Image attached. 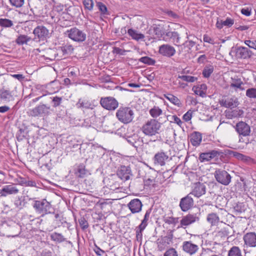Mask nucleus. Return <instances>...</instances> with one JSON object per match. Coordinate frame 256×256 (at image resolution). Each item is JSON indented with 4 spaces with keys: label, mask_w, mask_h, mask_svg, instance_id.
Listing matches in <instances>:
<instances>
[{
    "label": "nucleus",
    "mask_w": 256,
    "mask_h": 256,
    "mask_svg": "<svg viewBox=\"0 0 256 256\" xmlns=\"http://www.w3.org/2000/svg\"><path fill=\"white\" fill-rule=\"evenodd\" d=\"M126 50H124L121 49L118 47L113 48L112 53L120 55H124Z\"/></svg>",
    "instance_id": "nucleus-60"
},
{
    "label": "nucleus",
    "mask_w": 256,
    "mask_h": 256,
    "mask_svg": "<svg viewBox=\"0 0 256 256\" xmlns=\"http://www.w3.org/2000/svg\"><path fill=\"white\" fill-rule=\"evenodd\" d=\"M220 104L225 108H232L238 106L240 102L238 100V98L233 96L232 97H228L226 98H222L220 101Z\"/></svg>",
    "instance_id": "nucleus-20"
},
{
    "label": "nucleus",
    "mask_w": 256,
    "mask_h": 256,
    "mask_svg": "<svg viewBox=\"0 0 256 256\" xmlns=\"http://www.w3.org/2000/svg\"><path fill=\"white\" fill-rule=\"evenodd\" d=\"M28 132L22 128L19 130L16 134V138L18 141L20 142L26 138Z\"/></svg>",
    "instance_id": "nucleus-48"
},
{
    "label": "nucleus",
    "mask_w": 256,
    "mask_h": 256,
    "mask_svg": "<svg viewBox=\"0 0 256 256\" xmlns=\"http://www.w3.org/2000/svg\"><path fill=\"white\" fill-rule=\"evenodd\" d=\"M11 5L16 8H21L24 4V0H9Z\"/></svg>",
    "instance_id": "nucleus-56"
},
{
    "label": "nucleus",
    "mask_w": 256,
    "mask_h": 256,
    "mask_svg": "<svg viewBox=\"0 0 256 256\" xmlns=\"http://www.w3.org/2000/svg\"><path fill=\"white\" fill-rule=\"evenodd\" d=\"M32 206L36 212L40 214L41 217H44L48 214H54L52 212L54 208L52 204L45 198L34 200Z\"/></svg>",
    "instance_id": "nucleus-2"
},
{
    "label": "nucleus",
    "mask_w": 256,
    "mask_h": 256,
    "mask_svg": "<svg viewBox=\"0 0 256 256\" xmlns=\"http://www.w3.org/2000/svg\"><path fill=\"white\" fill-rule=\"evenodd\" d=\"M206 186L204 184L198 182L196 184L194 190L190 194L192 196L194 195L197 198H199L205 194L206 192Z\"/></svg>",
    "instance_id": "nucleus-26"
},
{
    "label": "nucleus",
    "mask_w": 256,
    "mask_h": 256,
    "mask_svg": "<svg viewBox=\"0 0 256 256\" xmlns=\"http://www.w3.org/2000/svg\"><path fill=\"white\" fill-rule=\"evenodd\" d=\"M97 6L98 7L100 10L102 14H106V12H107V8L103 3H102V2H98L97 3Z\"/></svg>",
    "instance_id": "nucleus-62"
},
{
    "label": "nucleus",
    "mask_w": 256,
    "mask_h": 256,
    "mask_svg": "<svg viewBox=\"0 0 256 256\" xmlns=\"http://www.w3.org/2000/svg\"><path fill=\"white\" fill-rule=\"evenodd\" d=\"M13 26L12 20L7 18H0V26L4 28H10Z\"/></svg>",
    "instance_id": "nucleus-50"
},
{
    "label": "nucleus",
    "mask_w": 256,
    "mask_h": 256,
    "mask_svg": "<svg viewBox=\"0 0 256 256\" xmlns=\"http://www.w3.org/2000/svg\"><path fill=\"white\" fill-rule=\"evenodd\" d=\"M167 120L165 116H160L158 120L155 118L148 120L142 127V131L146 135L152 136L158 134L160 132L161 125Z\"/></svg>",
    "instance_id": "nucleus-1"
},
{
    "label": "nucleus",
    "mask_w": 256,
    "mask_h": 256,
    "mask_svg": "<svg viewBox=\"0 0 256 256\" xmlns=\"http://www.w3.org/2000/svg\"><path fill=\"white\" fill-rule=\"evenodd\" d=\"M33 34L34 36V38L33 39L34 40L38 39L39 40L44 41L50 37L49 30L43 26H37L34 30Z\"/></svg>",
    "instance_id": "nucleus-10"
},
{
    "label": "nucleus",
    "mask_w": 256,
    "mask_h": 256,
    "mask_svg": "<svg viewBox=\"0 0 256 256\" xmlns=\"http://www.w3.org/2000/svg\"><path fill=\"white\" fill-rule=\"evenodd\" d=\"M214 70V68L210 64L206 66L202 70V74L203 76L205 78H209L213 72Z\"/></svg>",
    "instance_id": "nucleus-42"
},
{
    "label": "nucleus",
    "mask_w": 256,
    "mask_h": 256,
    "mask_svg": "<svg viewBox=\"0 0 256 256\" xmlns=\"http://www.w3.org/2000/svg\"><path fill=\"white\" fill-rule=\"evenodd\" d=\"M246 96L250 100L256 99V88H250L246 90Z\"/></svg>",
    "instance_id": "nucleus-45"
},
{
    "label": "nucleus",
    "mask_w": 256,
    "mask_h": 256,
    "mask_svg": "<svg viewBox=\"0 0 256 256\" xmlns=\"http://www.w3.org/2000/svg\"><path fill=\"white\" fill-rule=\"evenodd\" d=\"M87 170L85 168V166L82 164H80L76 168L75 174L78 178H84L87 174Z\"/></svg>",
    "instance_id": "nucleus-37"
},
{
    "label": "nucleus",
    "mask_w": 256,
    "mask_h": 256,
    "mask_svg": "<svg viewBox=\"0 0 256 256\" xmlns=\"http://www.w3.org/2000/svg\"><path fill=\"white\" fill-rule=\"evenodd\" d=\"M82 3L85 8L91 10L94 6V2L92 0H83Z\"/></svg>",
    "instance_id": "nucleus-54"
},
{
    "label": "nucleus",
    "mask_w": 256,
    "mask_h": 256,
    "mask_svg": "<svg viewBox=\"0 0 256 256\" xmlns=\"http://www.w3.org/2000/svg\"><path fill=\"white\" fill-rule=\"evenodd\" d=\"M14 204L18 208L22 209L24 206V202L21 200L20 198H18V200H15Z\"/></svg>",
    "instance_id": "nucleus-64"
},
{
    "label": "nucleus",
    "mask_w": 256,
    "mask_h": 256,
    "mask_svg": "<svg viewBox=\"0 0 256 256\" xmlns=\"http://www.w3.org/2000/svg\"><path fill=\"white\" fill-rule=\"evenodd\" d=\"M214 176L216 180L224 186H228L231 182V176L224 170L216 169Z\"/></svg>",
    "instance_id": "nucleus-7"
},
{
    "label": "nucleus",
    "mask_w": 256,
    "mask_h": 256,
    "mask_svg": "<svg viewBox=\"0 0 256 256\" xmlns=\"http://www.w3.org/2000/svg\"><path fill=\"white\" fill-rule=\"evenodd\" d=\"M164 96L174 104L178 106H181L182 103L176 96L170 94H164Z\"/></svg>",
    "instance_id": "nucleus-38"
},
{
    "label": "nucleus",
    "mask_w": 256,
    "mask_h": 256,
    "mask_svg": "<svg viewBox=\"0 0 256 256\" xmlns=\"http://www.w3.org/2000/svg\"><path fill=\"white\" fill-rule=\"evenodd\" d=\"M117 175L119 178L124 181L130 179V169L128 166H121L117 171Z\"/></svg>",
    "instance_id": "nucleus-23"
},
{
    "label": "nucleus",
    "mask_w": 256,
    "mask_h": 256,
    "mask_svg": "<svg viewBox=\"0 0 256 256\" xmlns=\"http://www.w3.org/2000/svg\"><path fill=\"white\" fill-rule=\"evenodd\" d=\"M232 52H234L235 56L238 59H248L253 54L248 48L242 46L232 47Z\"/></svg>",
    "instance_id": "nucleus-11"
},
{
    "label": "nucleus",
    "mask_w": 256,
    "mask_h": 256,
    "mask_svg": "<svg viewBox=\"0 0 256 256\" xmlns=\"http://www.w3.org/2000/svg\"><path fill=\"white\" fill-rule=\"evenodd\" d=\"M132 214L140 212L142 210L143 204L138 198L132 200L127 204Z\"/></svg>",
    "instance_id": "nucleus-19"
},
{
    "label": "nucleus",
    "mask_w": 256,
    "mask_h": 256,
    "mask_svg": "<svg viewBox=\"0 0 256 256\" xmlns=\"http://www.w3.org/2000/svg\"><path fill=\"white\" fill-rule=\"evenodd\" d=\"M146 228L145 227L139 225L136 228V240L138 242H140L142 240V232Z\"/></svg>",
    "instance_id": "nucleus-49"
},
{
    "label": "nucleus",
    "mask_w": 256,
    "mask_h": 256,
    "mask_svg": "<svg viewBox=\"0 0 256 256\" xmlns=\"http://www.w3.org/2000/svg\"><path fill=\"white\" fill-rule=\"evenodd\" d=\"M15 96L13 91L4 88L0 89V100L5 103L9 102L14 100Z\"/></svg>",
    "instance_id": "nucleus-22"
},
{
    "label": "nucleus",
    "mask_w": 256,
    "mask_h": 256,
    "mask_svg": "<svg viewBox=\"0 0 256 256\" xmlns=\"http://www.w3.org/2000/svg\"><path fill=\"white\" fill-rule=\"evenodd\" d=\"M64 34L73 41L78 43L83 42L86 38V32L76 27L68 30L64 32Z\"/></svg>",
    "instance_id": "nucleus-6"
},
{
    "label": "nucleus",
    "mask_w": 256,
    "mask_h": 256,
    "mask_svg": "<svg viewBox=\"0 0 256 256\" xmlns=\"http://www.w3.org/2000/svg\"><path fill=\"white\" fill-rule=\"evenodd\" d=\"M76 106L79 108L92 110L94 107V105L90 100L80 98L76 104Z\"/></svg>",
    "instance_id": "nucleus-30"
},
{
    "label": "nucleus",
    "mask_w": 256,
    "mask_h": 256,
    "mask_svg": "<svg viewBox=\"0 0 256 256\" xmlns=\"http://www.w3.org/2000/svg\"><path fill=\"white\" fill-rule=\"evenodd\" d=\"M164 256H178V254L176 249L171 248L166 250Z\"/></svg>",
    "instance_id": "nucleus-58"
},
{
    "label": "nucleus",
    "mask_w": 256,
    "mask_h": 256,
    "mask_svg": "<svg viewBox=\"0 0 256 256\" xmlns=\"http://www.w3.org/2000/svg\"><path fill=\"white\" fill-rule=\"evenodd\" d=\"M168 38L172 39L174 44L177 45V44L180 43V37L178 32L170 31L166 32L165 36L164 37V40L166 41Z\"/></svg>",
    "instance_id": "nucleus-27"
},
{
    "label": "nucleus",
    "mask_w": 256,
    "mask_h": 256,
    "mask_svg": "<svg viewBox=\"0 0 256 256\" xmlns=\"http://www.w3.org/2000/svg\"><path fill=\"white\" fill-rule=\"evenodd\" d=\"M124 138L128 142L136 149L142 146L144 144L143 138L136 134L126 136Z\"/></svg>",
    "instance_id": "nucleus-14"
},
{
    "label": "nucleus",
    "mask_w": 256,
    "mask_h": 256,
    "mask_svg": "<svg viewBox=\"0 0 256 256\" xmlns=\"http://www.w3.org/2000/svg\"><path fill=\"white\" fill-rule=\"evenodd\" d=\"M138 61L148 66H154L156 62V60L154 59L146 56L142 57L139 59Z\"/></svg>",
    "instance_id": "nucleus-46"
},
{
    "label": "nucleus",
    "mask_w": 256,
    "mask_h": 256,
    "mask_svg": "<svg viewBox=\"0 0 256 256\" xmlns=\"http://www.w3.org/2000/svg\"><path fill=\"white\" fill-rule=\"evenodd\" d=\"M100 102L102 108L108 110H115L118 106L117 100L112 96L102 97Z\"/></svg>",
    "instance_id": "nucleus-9"
},
{
    "label": "nucleus",
    "mask_w": 256,
    "mask_h": 256,
    "mask_svg": "<svg viewBox=\"0 0 256 256\" xmlns=\"http://www.w3.org/2000/svg\"><path fill=\"white\" fill-rule=\"evenodd\" d=\"M152 211V208H148L144 215V218L142 220L140 226L146 228L148 224V221L150 218V214Z\"/></svg>",
    "instance_id": "nucleus-40"
},
{
    "label": "nucleus",
    "mask_w": 256,
    "mask_h": 256,
    "mask_svg": "<svg viewBox=\"0 0 256 256\" xmlns=\"http://www.w3.org/2000/svg\"><path fill=\"white\" fill-rule=\"evenodd\" d=\"M244 244L250 246H256V234L254 232L246 233L244 236Z\"/></svg>",
    "instance_id": "nucleus-24"
},
{
    "label": "nucleus",
    "mask_w": 256,
    "mask_h": 256,
    "mask_svg": "<svg viewBox=\"0 0 256 256\" xmlns=\"http://www.w3.org/2000/svg\"><path fill=\"white\" fill-rule=\"evenodd\" d=\"M224 153L221 150H212L208 152L201 153L199 160L202 162H208L212 159L216 160L218 158L223 157Z\"/></svg>",
    "instance_id": "nucleus-8"
},
{
    "label": "nucleus",
    "mask_w": 256,
    "mask_h": 256,
    "mask_svg": "<svg viewBox=\"0 0 256 256\" xmlns=\"http://www.w3.org/2000/svg\"><path fill=\"white\" fill-rule=\"evenodd\" d=\"M159 53L163 56L170 58L176 54V50L172 46L164 44L159 47Z\"/></svg>",
    "instance_id": "nucleus-21"
},
{
    "label": "nucleus",
    "mask_w": 256,
    "mask_h": 256,
    "mask_svg": "<svg viewBox=\"0 0 256 256\" xmlns=\"http://www.w3.org/2000/svg\"><path fill=\"white\" fill-rule=\"evenodd\" d=\"M63 54H71L74 51V48L71 44H64L60 47Z\"/></svg>",
    "instance_id": "nucleus-44"
},
{
    "label": "nucleus",
    "mask_w": 256,
    "mask_h": 256,
    "mask_svg": "<svg viewBox=\"0 0 256 256\" xmlns=\"http://www.w3.org/2000/svg\"><path fill=\"white\" fill-rule=\"evenodd\" d=\"M0 228L1 231L3 232L4 235L8 237L16 236L20 234L19 226L12 222H4L0 226Z\"/></svg>",
    "instance_id": "nucleus-5"
},
{
    "label": "nucleus",
    "mask_w": 256,
    "mask_h": 256,
    "mask_svg": "<svg viewBox=\"0 0 256 256\" xmlns=\"http://www.w3.org/2000/svg\"><path fill=\"white\" fill-rule=\"evenodd\" d=\"M50 107L44 104H40L33 108L30 109L28 114L32 117H46L51 114Z\"/></svg>",
    "instance_id": "nucleus-4"
},
{
    "label": "nucleus",
    "mask_w": 256,
    "mask_h": 256,
    "mask_svg": "<svg viewBox=\"0 0 256 256\" xmlns=\"http://www.w3.org/2000/svg\"><path fill=\"white\" fill-rule=\"evenodd\" d=\"M52 99L51 103L53 108H56L60 106L62 102V97L54 96L50 98Z\"/></svg>",
    "instance_id": "nucleus-47"
},
{
    "label": "nucleus",
    "mask_w": 256,
    "mask_h": 256,
    "mask_svg": "<svg viewBox=\"0 0 256 256\" xmlns=\"http://www.w3.org/2000/svg\"><path fill=\"white\" fill-rule=\"evenodd\" d=\"M236 212L238 214L242 213L245 211L244 204L242 202H238L234 207Z\"/></svg>",
    "instance_id": "nucleus-52"
},
{
    "label": "nucleus",
    "mask_w": 256,
    "mask_h": 256,
    "mask_svg": "<svg viewBox=\"0 0 256 256\" xmlns=\"http://www.w3.org/2000/svg\"><path fill=\"white\" fill-rule=\"evenodd\" d=\"M192 118V112L190 110L188 111L184 116H183V119L186 122H188L191 120Z\"/></svg>",
    "instance_id": "nucleus-63"
},
{
    "label": "nucleus",
    "mask_w": 256,
    "mask_h": 256,
    "mask_svg": "<svg viewBox=\"0 0 256 256\" xmlns=\"http://www.w3.org/2000/svg\"><path fill=\"white\" fill-rule=\"evenodd\" d=\"M50 238L52 240L58 243H60L66 240V238H64L62 234L56 232L51 234Z\"/></svg>",
    "instance_id": "nucleus-39"
},
{
    "label": "nucleus",
    "mask_w": 256,
    "mask_h": 256,
    "mask_svg": "<svg viewBox=\"0 0 256 256\" xmlns=\"http://www.w3.org/2000/svg\"><path fill=\"white\" fill-rule=\"evenodd\" d=\"M32 40V38L26 35L20 34L16 40V42L20 46L28 44V42Z\"/></svg>",
    "instance_id": "nucleus-36"
},
{
    "label": "nucleus",
    "mask_w": 256,
    "mask_h": 256,
    "mask_svg": "<svg viewBox=\"0 0 256 256\" xmlns=\"http://www.w3.org/2000/svg\"><path fill=\"white\" fill-rule=\"evenodd\" d=\"M196 44V42L192 40L186 41L182 45H178V46H184V48H186V51L188 52Z\"/></svg>",
    "instance_id": "nucleus-51"
},
{
    "label": "nucleus",
    "mask_w": 256,
    "mask_h": 256,
    "mask_svg": "<svg viewBox=\"0 0 256 256\" xmlns=\"http://www.w3.org/2000/svg\"><path fill=\"white\" fill-rule=\"evenodd\" d=\"M206 220L212 226H216L220 222V218L216 213L212 212L208 214Z\"/></svg>",
    "instance_id": "nucleus-35"
},
{
    "label": "nucleus",
    "mask_w": 256,
    "mask_h": 256,
    "mask_svg": "<svg viewBox=\"0 0 256 256\" xmlns=\"http://www.w3.org/2000/svg\"><path fill=\"white\" fill-rule=\"evenodd\" d=\"M78 222L82 230H85L88 228V222L84 218H81L79 219Z\"/></svg>",
    "instance_id": "nucleus-55"
},
{
    "label": "nucleus",
    "mask_w": 256,
    "mask_h": 256,
    "mask_svg": "<svg viewBox=\"0 0 256 256\" xmlns=\"http://www.w3.org/2000/svg\"><path fill=\"white\" fill-rule=\"evenodd\" d=\"M56 224L58 227L62 226L63 227L66 228L68 230H70L72 224L66 220V218L62 216H60L58 214H56L54 215Z\"/></svg>",
    "instance_id": "nucleus-33"
},
{
    "label": "nucleus",
    "mask_w": 256,
    "mask_h": 256,
    "mask_svg": "<svg viewBox=\"0 0 256 256\" xmlns=\"http://www.w3.org/2000/svg\"><path fill=\"white\" fill-rule=\"evenodd\" d=\"M222 24L224 26L231 27L234 24V20L230 18H227L226 20L223 21Z\"/></svg>",
    "instance_id": "nucleus-61"
},
{
    "label": "nucleus",
    "mask_w": 256,
    "mask_h": 256,
    "mask_svg": "<svg viewBox=\"0 0 256 256\" xmlns=\"http://www.w3.org/2000/svg\"><path fill=\"white\" fill-rule=\"evenodd\" d=\"M244 110L240 109L226 111V118L229 119L242 117L244 116Z\"/></svg>",
    "instance_id": "nucleus-31"
},
{
    "label": "nucleus",
    "mask_w": 256,
    "mask_h": 256,
    "mask_svg": "<svg viewBox=\"0 0 256 256\" xmlns=\"http://www.w3.org/2000/svg\"><path fill=\"white\" fill-rule=\"evenodd\" d=\"M134 112L129 107L120 106L116 112V116L119 121L124 124L130 123L134 118Z\"/></svg>",
    "instance_id": "nucleus-3"
},
{
    "label": "nucleus",
    "mask_w": 256,
    "mask_h": 256,
    "mask_svg": "<svg viewBox=\"0 0 256 256\" xmlns=\"http://www.w3.org/2000/svg\"><path fill=\"white\" fill-rule=\"evenodd\" d=\"M228 256H242L241 250L236 246H233L228 252Z\"/></svg>",
    "instance_id": "nucleus-43"
},
{
    "label": "nucleus",
    "mask_w": 256,
    "mask_h": 256,
    "mask_svg": "<svg viewBox=\"0 0 256 256\" xmlns=\"http://www.w3.org/2000/svg\"><path fill=\"white\" fill-rule=\"evenodd\" d=\"M194 205V200L190 194L180 199L179 206L181 210L186 212L191 208Z\"/></svg>",
    "instance_id": "nucleus-15"
},
{
    "label": "nucleus",
    "mask_w": 256,
    "mask_h": 256,
    "mask_svg": "<svg viewBox=\"0 0 256 256\" xmlns=\"http://www.w3.org/2000/svg\"><path fill=\"white\" fill-rule=\"evenodd\" d=\"M244 44L247 45L249 48H254L256 50V40H246Z\"/></svg>",
    "instance_id": "nucleus-59"
},
{
    "label": "nucleus",
    "mask_w": 256,
    "mask_h": 256,
    "mask_svg": "<svg viewBox=\"0 0 256 256\" xmlns=\"http://www.w3.org/2000/svg\"><path fill=\"white\" fill-rule=\"evenodd\" d=\"M152 30L158 38H161L166 32L164 31V25L162 24H153Z\"/></svg>",
    "instance_id": "nucleus-28"
},
{
    "label": "nucleus",
    "mask_w": 256,
    "mask_h": 256,
    "mask_svg": "<svg viewBox=\"0 0 256 256\" xmlns=\"http://www.w3.org/2000/svg\"><path fill=\"white\" fill-rule=\"evenodd\" d=\"M200 215V213L188 214L186 216H183L180 221V226L182 227L188 226L192 223L199 221Z\"/></svg>",
    "instance_id": "nucleus-17"
},
{
    "label": "nucleus",
    "mask_w": 256,
    "mask_h": 256,
    "mask_svg": "<svg viewBox=\"0 0 256 256\" xmlns=\"http://www.w3.org/2000/svg\"><path fill=\"white\" fill-rule=\"evenodd\" d=\"M173 237V231L170 230L166 236L158 239L157 240L158 250L162 251L169 247L170 244L172 242Z\"/></svg>",
    "instance_id": "nucleus-12"
},
{
    "label": "nucleus",
    "mask_w": 256,
    "mask_h": 256,
    "mask_svg": "<svg viewBox=\"0 0 256 256\" xmlns=\"http://www.w3.org/2000/svg\"><path fill=\"white\" fill-rule=\"evenodd\" d=\"M202 136L200 132H194L190 134V142L193 146H198L202 142Z\"/></svg>",
    "instance_id": "nucleus-29"
},
{
    "label": "nucleus",
    "mask_w": 256,
    "mask_h": 256,
    "mask_svg": "<svg viewBox=\"0 0 256 256\" xmlns=\"http://www.w3.org/2000/svg\"><path fill=\"white\" fill-rule=\"evenodd\" d=\"M231 79L232 81L230 84L231 88H234L236 90L238 88L240 90H245L244 88L242 86L244 85V84L240 78H238V76H234V78H232Z\"/></svg>",
    "instance_id": "nucleus-32"
},
{
    "label": "nucleus",
    "mask_w": 256,
    "mask_h": 256,
    "mask_svg": "<svg viewBox=\"0 0 256 256\" xmlns=\"http://www.w3.org/2000/svg\"><path fill=\"white\" fill-rule=\"evenodd\" d=\"M179 78L184 81L192 82L196 80L198 78L191 76L182 75L179 76Z\"/></svg>",
    "instance_id": "nucleus-53"
},
{
    "label": "nucleus",
    "mask_w": 256,
    "mask_h": 256,
    "mask_svg": "<svg viewBox=\"0 0 256 256\" xmlns=\"http://www.w3.org/2000/svg\"><path fill=\"white\" fill-rule=\"evenodd\" d=\"M235 130L240 136H246L250 135V128L248 124L244 122H238L234 126Z\"/></svg>",
    "instance_id": "nucleus-18"
},
{
    "label": "nucleus",
    "mask_w": 256,
    "mask_h": 256,
    "mask_svg": "<svg viewBox=\"0 0 256 256\" xmlns=\"http://www.w3.org/2000/svg\"><path fill=\"white\" fill-rule=\"evenodd\" d=\"M202 86L205 87L206 85H201V88H200L198 86L196 87L195 90H194V92L197 95H198L202 97H204L206 95V94L204 90H202Z\"/></svg>",
    "instance_id": "nucleus-57"
},
{
    "label": "nucleus",
    "mask_w": 256,
    "mask_h": 256,
    "mask_svg": "<svg viewBox=\"0 0 256 256\" xmlns=\"http://www.w3.org/2000/svg\"><path fill=\"white\" fill-rule=\"evenodd\" d=\"M128 34L133 40L136 41L143 40L145 37L144 34L138 32L137 30L132 28L128 29Z\"/></svg>",
    "instance_id": "nucleus-34"
},
{
    "label": "nucleus",
    "mask_w": 256,
    "mask_h": 256,
    "mask_svg": "<svg viewBox=\"0 0 256 256\" xmlns=\"http://www.w3.org/2000/svg\"><path fill=\"white\" fill-rule=\"evenodd\" d=\"M19 191L18 185L12 184L4 186L0 190V195L2 196H6L8 195L16 194L18 193Z\"/></svg>",
    "instance_id": "nucleus-16"
},
{
    "label": "nucleus",
    "mask_w": 256,
    "mask_h": 256,
    "mask_svg": "<svg viewBox=\"0 0 256 256\" xmlns=\"http://www.w3.org/2000/svg\"><path fill=\"white\" fill-rule=\"evenodd\" d=\"M198 246L192 244L190 241H185L183 242L182 250L190 255L195 254L198 251Z\"/></svg>",
    "instance_id": "nucleus-25"
},
{
    "label": "nucleus",
    "mask_w": 256,
    "mask_h": 256,
    "mask_svg": "<svg viewBox=\"0 0 256 256\" xmlns=\"http://www.w3.org/2000/svg\"><path fill=\"white\" fill-rule=\"evenodd\" d=\"M153 160L155 165L164 166L170 160V158L167 152L162 150L155 154Z\"/></svg>",
    "instance_id": "nucleus-13"
},
{
    "label": "nucleus",
    "mask_w": 256,
    "mask_h": 256,
    "mask_svg": "<svg viewBox=\"0 0 256 256\" xmlns=\"http://www.w3.org/2000/svg\"><path fill=\"white\" fill-rule=\"evenodd\" d=\"M150 115L153 118H156L162 114V110L158 107L154 106L149 111Z\"/></svg>",
    "instance_id": "nucleus-41"
}]
</instances>
